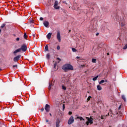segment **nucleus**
I'll return each instance as SVG.
<instances>
[{
  "label": "nucleus",
  "instance_id": "1",
  "mask_svg": "<svg viewBox=\"0 0 127 127\" xmlns=\"http://www.w3.org/2000/svg\"><path fill=\"white\" fill-rule=\"evenodd\" d=\"M62 69L64 71V72H67V71H69L70 70H74V68L72 65L70 64H65L62 66Z\"/></svg>",
  "mask_w": 127,
  "mask_h": 127
},
{
  "label": "nucleus",
  "instance_id": "2",
  "mask_svg": "<svg viewBox=\"0 0 127 127\" xmlns=\"http://www.w3.org/2000/svg\"><path fill=\"white\" fill-rule=\"evenodd\" d=\"M86 119L87 120V121L85 123L86 126H89V124L92 125L93 119L92 117L90 118L86 117Z\"/></svg>",
  "mask_w": 127,
  "mask_h": 127
},
{
  "label": "nucleus",
  "instance_id": "3",
  "mask_svg": "<svg viewBox=\"0 0 127 127\" xmlns=\"http://www.w3.org/2000/svg\"><path fill=\"white\" fill-rule=\"evenodd\" d=\"M74 123V117L71 116L68 120L67 124L68 125H72Z\"/></svg>",
  "mask_w": 127,
  "mask_h": 127
},
{
  "label": "nucleus",
  "instance_id": "4",
  "mask_svg": "<svg viewBox=\"0 0 127 127\" xmlns=\"http://www.w3.org/2000/svg\"><path fill=\"white\" fill-rule=\"evenodd\" d=\"M20 49H21V51L22 50V51H23V52H25V51L27 50V47H26V45H23L22 46H21Z\"/></svg>",
  "mask_w": 127,
  "mask_h": 127
},
{
  "label": "nucleus",
  "instance_id": "5",
  "mask_svg": "<svg viewBox=\"0 0 127 127\" xmlns=\"http://www.w3.org/2000/svg\"><path fill=\"white\" fill-rule=\"evenodd\" d=\"M54 7L55 8V9H60V6H58V1H55Z\"/></svg>",
  "mask_w": 127,
  "mask_h": 127
},
{
  "label": "nucleus",
  "instance_id": "6",
  "mask_svg": "<svg viewBox=\"0 0 127 127\" xmlns=\"http://www.w3.org/2000/svg\"><path fill=\"white\" fill-rule=\"evenodd\" d=\"M57 38L59 42H61V36L60 35V32L58 31L57 34Z\"/></svg>",
  "mask_w": 127,
  "mask_h": 127
},
{
  "label": "nucleus",
  "instance_id": "7",
  "mask_svg": "<svg viewBox=\"0 0 127 127\" xmlns=\"http://www.w3.org/2000/svg\"><path fill=\"white\" fill-rule=\"evenodd\" d=\"M45 110L48 113L49 111H50V106L48 104H46L45 107Z\"/></svg>",
  "mask_w": 127,
  "mask_h": 127
},
{
  "label": "nucleus",
  "instance_id": "8",
  "mask_svg": "<svg viewBox=\"0 0 127 127\" xmlns=\"http://www.w3.org/2000/svg\"><path fill=\"white\" fill-rule=\"evenodd\" d=\"M21 56L20 55H18L16 57L14 58L13 60L14 62H17L18 60H19V58H20Z\"/></svg>",
  "mask_w": 127,
  "mask_h": 127
},
{
  "label": "nucleus",
  "instance_id": "9",
  "mask_svg": "<svg viewBox=\"0 0 127 127\" xmlns=\"http://www.w3.org/2000/svg\"><path fill=\"white\" fill-rule=\"evenodd\" d=\"M43 24H44V26H45V27H48V26H49V22H48L47 21H45L43 22Z\"/></svg>",
  "mask_w": 127,
  "mask_h": 127
},
{
  "label": "nucleus",
  "instance_id": "10",
  "mask_svg": "<svg viewBox=\"0 0 127 127\" xmlns=\"http://www.w3.org/2000/svg\"><path fill=\"white\" fill-rule=\"evenodd\" d=\"M59 124H60V120L59 119H57L56 122V126L57 127H59Z\"/></svg>",
  "mask_w": 127,
  "mask_h": 127
},
{
  "label": "nucleus",
  "instance_id": "11",
  "mask_svg": "<svg viewBox=\"0 0 127 127\" xmlns=\"http://www.w3.org/2000/svg\"><path fill=\"white\" fill-rule=\"evenodd\" d=\"M21 51V49H20V48H19V49L16 50L15 51H14L13 54H16V53H18V52H20Z\"/></svg>",
  "mask_w": 127,
  "mask_h": 127
},
{
  "label": "nucleus",
  "instance_id": "12",
  "mask_svg": "<svg viewBox=\"0 0 127 127\" xmlns=\"http://www.w3.org/2000/svg\"><path fill=\"white\" fill-rule=\"evenodd\" d=\"M51 35H52V33H49L47 35V38H48V39H50V38H51Z\"/></svg>",
  "mask_w": 127,
  "mask_h": 127
},
{
  "label": "nucleus",
  "instance_id": "13",
  "mask_svg": "<svg viewBox=\"0 0 127 127\" xmlns=\"http://www.w3.org/2000/svg\"><path fill=\"white\" fill-rule=\"evenodd\" d=\"M30 24H31V26H33V24H34V21L33 19H31L29 21Z\"/></svg>",
  "mask_w": 127,
  "mask_h": 127
},
{
  "label": "nucleus",
  "instance_id": "14",
  "mask_svg": "<svg viewBox=\"0 0 127 127\" xmlns=\"http://www.w3.org/2000/svg\"><path fill=\"white\" fill-rule=\"evenodd\" d=\"M97 89L98 91H101L102 90V86L100 85H97Z\"/></svg>",
  "mask_w": 127,
  "mask_h": 127
},
{
  "label": "nucleus",
  "instance_id": "15",
  "mask_svg": "<svg viewBox=\"0 0 127 127\" xmlns=\"http://www.w3.org/2000/svg\"><path fill=\"white\" fill-rule=\"evenodd\" d=\"M76 119H79L80 120V121H85V119H84V118H83L82 117H79L78 116Z\"/></svg>",
  "mask_w": 127,
  "mask_h": 127
},
{
  "label": "nucleus",
  "instance_id": "16",
  "mask_svg": "<svg viewBox=\"0 0 127 127\" xmlns=\"http://www.w3.org/2000/svg\"><path fill=\"white\" fill-rule=\"evenodd\" d=\"M105 82H107V80H102L101 81H100L99 82V84H103V83H105Z\"/></svg>",
  "mask_w": 127,
  "mask_h": 127
},
{
  "label": "nucleus",
  "instance_id": "17",
  "mask_svg": "<svg viewBox=\"0 0 127 127\" xmlns=\"http://www.w3.org/2000/svg\"><path fill=\"white\" fill-rule=\"evenodd\" d=\"M109 113H108V115H106V116H101V120H104V117H108V116H109Z\"/></svg>",
  "mask_w": 127,
  "mask_h": 127
},
{
  "label": "nucleus",
  "instance_id": "18",
  "mask_svg": "<svg viewBox=\"0 0 127 127\" xmlns=\"http://www.w3.org/2000/svg\"><path fill=\"white\" fill-rule=\"evenodd\" d=\"M46 57L48 60H49L50 58V55L49 54H47Z\"/></svg>",
  "mask_w": 127,
  "mask_h": 127
},
{
  "label": "nucleus",
  "instance_id": "19",
  "mask_svg": "<svg viewBox=\"0 0 127 127\" xmlns=\"http://www.w3.org/2000/svg\"><path fill=\"white\" fill-rule=\"evenodd\" d=\"M96 61H97V60L96 59H92V62L93 63H96Z\"/></svg>",
  "mask_w": 127,
  "mask_h": 127
},
{
  "label": "nucleus",
  "instance_id": "20",
  "mask_svg": "<svg viewBox=\"0 0 127 127\" xmlns=\"http://www.w3.org/2000/svg\"><path fill=\"white\" fill-rule=\"evenodd\" d=\"M52 86V84L49 82V90H51V87Z\"/></svg>",
  "mask_w": 127,
  "mask_h": 127
},
{
  "label": "nucleus",
  "instance_id": "21",
  "mask_svg": "<svg viewBox=\"0 0 127 127\" xmlns=\"http://www.w3.org/2000/svg\"><path fill=\"white\" fill-rule=\"evenodd\" d=\"M98 77H99V76H96V77L93 78V81H96L97 79H98Z\"/></svg>",
  "mask_w": 127,
  "mask_h": 127
},
{
  "label": "nucleus",
  "instance_id": "22",
  "mask_svg": "<svg viewBox=\"0 0 127 127\" xmlns=\"http://www.w3.org/2000/svg\"><path fill=\"white\" fill-rule=\"evenodd\" d=\"M46 123H47L49 125H51V122H50L48 120L46 119Z\"/></svg>",
  "mask_w": 127,
  "mask_h": 127
},
{
  "label": "nucleus",
  "instance_id": "23",
  "mask_svg": "<svg viewBox=\"0 0 127 127\" xmlns=\"http://www.w3.org/2000/svg\"><path fill=\"white\" fill-rule=\"evenodd\" d=\"M24 38L25 39H26L27 38V35H26V33H25L24 34Z\"/></svg>",
  "mask_w": 127,
  "mask_h": 127
},
{
  "label": "nucleus",
  "instance_id": "24",
  "mask_svg": "<svg viewBox=\"0 0 127 127\" xmlns=\"http://www.w3.org/2000/svg\"><path fill=\"white\" fill-rule=\"evenodd\" d=\"M122 98L124 100V101L126 102V96H125V95H122Z\"/></svg>",
  "mask_w": 127,
  "mask_h": 127
},
{
  "label": "nucleus",
  "instance_id": "25",
  "mask_svg": "<svg viewBox=\"0 0 127 127\" xmlns=\"http://www.w3.org/2000/svg\"><path fill=\"white\" fill-rule=\"evenodd\" d=\"M45 49L46 51H48V45H46L45 46Z\"/></svg>",
  "mask_w": 127,
  "mask_h": 127
},
{
  "label": "nucleus",
  "instance_id": "26",
  "mask_svg": "<svg viewBox=\"0 0 127 127\" xmlns=\"http://www.w3.org/2000/svg\"><path fill=\"white\" fill-rule=\"evenodd\" d=\"M62 89L64 91L66 90V87H65L64 85H62Z\"/></svg>",
  "mask_w": 127,
  "mask_h": 127
},
{
  "label": "nucleus",
  "instance_id": "27",
  "mask_svg": "<svg viewBox=\"0 0 127 127\" xmlns=\"http://www.w3.org/2000/svg\"><path fill=\"white\" fill-rule=\"evenodd\" d=\"M72 52H76L77 51V50L76 49L72 48Z\"/></svg>",
  "mask_w": 127,
  "mask_h": 127
},
{
  "label": "nucleus",
  "instance_id": "28",
  "mask_svg": "<svg viewBox=\"0 0 127 127\" xmlns=\"http://www.w3.org/2000/svg\"><path fill=\"white\" fill-rule=\"evenodd\" d=\"M57 60H58L59 61L58 62V63H59V62H60V61H61V59H60V58H57Z\"/></svg>",
  "mask_w": 127,
  "mask_h": 127
},
{
  "label": "nucleus",
  "instance_id": "29",
  "mask_svg": "<svg viewBox=\"0 0 127 127\" xmlns=\"http://www.w3.org/2000/svg\"><path fill=\"white\" fill-rule=\"evenodd\" d=\"M5 26V24H3L1 25V28H3Z\"/></svg>",
  "mask_w": 127,
  "mask_h": 127
},
{
  "label": "nucleus",
  "instance_id": "30",
  "mask_svg": "<svg viewBox=\"0 0 127 127\" xmlns=\"http://www.w3.org/2000/svg\"><path fill=\"white\" fill-rule=\"evenodd\" d=\"M92 98V97L91 96H89L87 98V101L88 102V101H90V100H91V98Z\"/></svg>",
  "mask_w": 127,
  "mask_h": 127
},
{
  "label": "nucleus",
  "instance_id": "31",
  "mask_svg": "<svg viewBox=\"0 0 127 127\" xmlns=\"http://www.w3.org/2000/svg\"><path fill=\"white\" fill-rule=\"evenodd\" d=\"M65 110V104L63 105V110L64 111Z\"/></svg>",
  "mask_w": 127,
  "mask_h": 127
},
{
  "label": "nucleus",
  "instance_id": "32",
  "mask_svg": "<svg viewBox=\"0 0 127 127\" xmlns=\"http://www.w3.org/2000/svg\"><path fill=\"white\" fill-rule=\"evenodd\" d=\"M127 44H126V45L124 46V47L123 48V49H127Z\"/></svg>",
  "mask_w": 127,
  "mask_h": 127
},
{
  "label": "nucleus",
  "instance_id": "33",
  "mask_svg": "<svg viewBox=\"0 0 127 127\" xmlns=\"http://www.w3.org/2000/svg\"><path fill=\"white\" fill-rule=\"evenodd\" d=\"M57 50H60V46H58L57 47Z\"/></svg>",
  "mask_w": 127,
  "mask_h": 127
},
{
  "label": "nucleus",
  "instance_id": "34",
  "mask_svg": "<svg viewBox=\"0 0 127 127\" xmlns=\"http://www.w3.org/2000/svg\"><path fill=\"white\" fill-rule=\"evenodd\" d=\"M84 51V49H80L79 50V52H83Z\"/></svg>",
  "mask_w": 127,
  "mask_h": 127
},
{
  "label": "nucleus",
  "instance_id": "35",
  "mask_svg": "<svg viewBox=\"0 0 127 127\" xmlns=\"http://www.w3.org/2000/svg\"><path fill=\"white\" fill-rule=\"evenodd\" d=\"M68 115H72V112L69 111V112H68Z\"/></svg>",
  "mask_w": 127,
  "mask_h": 127
},
{
  "label": "nucleus",
  "instance_id": "36",
  "mask_svg": "<svg viewBox=\"0 0 127 127\" xmlns=\"http://www.w3.org/2000/svg\"><path fill=\"white\" fill-rule=\"evenodd\" d=\"M15 67H16V68L17 67V65H13V68H15Z\"/></svg>",
  "mask_w": 127,
  "mask_h": 127
},
{
  "label": "nucleus",
  "instance_id": "37",
  "mask_svg": "<svg viewBox=\"0 0 127 127\" xmlns=\"http://www.w3.org/2000/svg\"><path fill=\"white\" fill-rule=\"evenodd\" d=\"M57 64H55L54 65V68H55V67H56Z\"/></svg>",
  "mask_w": 127,
  "mask_h": 127
},
{
  "label": "nucleus",
  "instance_id": "38",
  "mask_svg": "<svg viewBox=\"0 0 127 127\" xmlns=\"http://www.w3.org/2000/svg\"><path fill=\"white\" fill-rule=\"evenodd\" d=\"M16 40L17 41H19V38H17L16 39Z\"/></svg>",
  "mask_w": 127,
  "mask_h": 127
},
{
  "label": "nucleus",
  "instance_id": "39",
  "mask_svg": "<svg viewBox=\"0 0 127 127\" xmlns=\"http://www.w3.org/2000/svg\"><path fill=\"white\" fill-rule=\"evenodd\" d=\"M40 20H41V21L43 20V18L40 17Z\"/></svg>",
  "mask_w": 127,
  "mask_h": 127
},
{
  "label": "nucleus",
  "instance_id": "40",
  "mask_svg": "<svg viewBox=\"0 0 127 127\" xmlns=\"http://www.w3.org/2000/svg\"><path fill=\"white\" fill-rule=\"evenodd\" d=\"M41 111L42 112H43V111H44V108H42V109H41Z\"/></svg>",
  "mask_w": 127,
  "mask_h": 127
},
{
  "label": "nucleus",
  "instance_id": "41",
  "mask_svg": "<svg viewBox=\"0 0 127 127\" xmlns=\"http://www.w3.org/2000/svg\"><path fill=\"white\" fill-rule=\"evenodd\" d=\"M63 2H64V3H65L66 4H67V2H66V1H64Z\"/></svg>",
  "mask_w": 127,
  "mask_h": 127
},
{
  "label": "nucleus",
  "instance_id": "42",
  "mask_svg": "<svg viewBox=\"0 0 127 127\" xmlns=\"http://www.w3.org/2000/svg\"><path fill=\"white\" fill-rule=\"evenodd\" d=\"M33 37H35V34H33Z\"/></svg>",
  "mask_w": 127,
  "mask_h": 127
},
{
  "label": "nucleus",
  "instance_id": "43",
  "mask_svg": "<svg viewBox=\"0 0 127 127\" xmlns=\"http://www.w3.org/2000/svg\"><path fill=\"white\" fill-rule=\"evenodd\" d=\"M76 58H77V59H79L80 58V57H77Z\"/></svg>",
  "mask_w": 127,
  "mask_h": 127
},
{
  "label": "nucleus",
  "instance_id": "44",
  "mask_svg": "<svg viewBox=\"0 0 127 127\" xmlns=\"http://www.w3.org/2000/svg\"><path fill=\"white\" fill-rule=\"evenodd\" d=\"M50 116H51V117L52 116V115H51V113H50Z\"/></svg>",
  "mask_w": 127,
  "mask_h": 127
},
{
  "label": "nucleus",
  "instance_id": "45",
  "mask_svg": "<svg viewBox=\"0 0 127 127\" xmlns=\"http://www.w3.org/2000/svg\"><path fill=\"white\" fill-rule=\"evenodd\" d=\"M0 32H1V30L0 29Z\"/></svg>",
  "mask_w": 127,
  "mask_h": 127
},
{
  "label": "nucleus",
  "instance_id": "46",
  "mask_svg": "<svg viewBox=\"0 0 127 127\" xmlns=\"http://www.w3.org/2000/svg\"><path fill=\"white\" fill-rule=\"evenodd\" d=\"M96 35H97H97H99V34H98V33L96 34Z\"/></svg>",
  "mask_w": 127,
  "mask_h": 127
},
{
  "label": "nucleus",
  "instance_id": "47",
  "mask_svg": "<svg viewBox=\"0 0 127 127\" xmlns=\"http://www.w3.org/2000/svg\"><path fill=\"white\" fill-rule=\"evenodd\" d=\"M121 108V106L119 107V109H120Z\"/></svg>",
  "mask_w": 127,
  "mask_h": 127
},
{
  "label": "nucleus",
  "instance_id": "48",
  "mask_svg": "<svg viewBox=\"0 0 127 127\" xmlns=\"http://www.w3.org/2000/svg\"><path fill=\"white\" fill-rule=\"evenodd\" d=\"M64 12H66V11H64Z\"/></svg>",
  "mask_w": 127,
  "mask_h": 127
},
{
  "label": "nucleus",
  "instance_id": "49",
  "mask_svg": "<svg viewBox=\"0 0 127 127\" xmlns=\"http://www.w3.org/2000/svg\"><path fill=\"white\" fill-rule=\"evenodd\" d=\"M1 68H0V71H1Z\"/></svg>",
  "mask_w": 127,
  "mask_h": 127
},
{
  "label": "nucleus",
  "instance_id": "50",
  "mask_svg": "<svg viewBox=\"0 0 127 127\" xmlns=\"http://www.w3.org/2000/svg\"><path fill=\"white\" fill-rule=\"evenodd\" d=\"M70 31H71V30H69V32H70Z\"/></svg>",
  "mask_w": 127,
  "mask_h": 127
},
{
  "label": "nucleus",
  "instance_id": "51",
  "mask_svg": "<svg viewBox=\"0 0 127 127\" xmlns=\"http://www.w3.org/2000/svg\"><path fill=\"white\" fill-rule=\"evenodd\" d=\"M107 55H109V53H108Z\"/></svg>",
  "mask_w": 127,
  "mask_h": 127
}]
</instances>
